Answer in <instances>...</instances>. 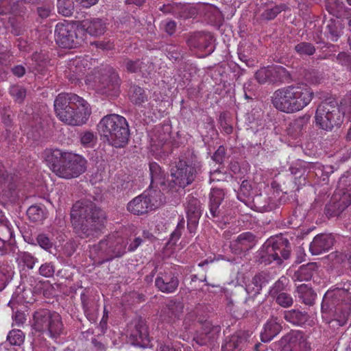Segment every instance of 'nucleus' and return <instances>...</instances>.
I'll return each instance as SVG.
<instances>
[{
	"label": "nucleus",
	"mask_w": 351,
	"mask_h": 351,
	"mask_svg": "<svg viewBox=\"0 0 351 351\" xmlns=\"http://www.w3.org/2000/svg\"><path fill=\"white\" fill-rule=\"evenodd\" d=\"M36 241L37 244L44 250L51 252L53 247L52 239L45 233H40L36 236Z\"/></svg>",
	"instance_id": "nucleus-46"
},
{
	"label": "nucleus",
	"mask_w": 351,
	"mask_h": 351,
	"mask_svg": "<svg viewBox=\"0 0 351 351\" xmlns=\"http://www.w3.org/2000/svg\"><path fill=\"white\" fill-rule=\"evenodd\" d=\"M82 27L85 29V35L88 33L90 36H99L103 35L106 31L105 23H86L83 25Z\"/></svg>",
	"instance_id": "nucleus-43"
},
{
	"label": "nucleus",
	"mask_w": 351,
	"mask_h": 351,
	"mask_svg": "<svg viewBox=\"0 0 351 351\" xmlns=\"http://www.w3.org/2000/svg\"><path fill=\"white\" fill-rule=\"evenodd\" d=\"M251 335L248 331H240L232 335L222 345V351H240L245 349L250 341Z\"/></svg>",
	"instance_id": "nucleus-21"
},
{
	"label": "nucleus",
	"mask_w": 351,
	"mask_h": 351,
	"mask_svg": "<svg viewBox=\"0 0 351 351\" xmlns=\"http://www.w3.org/2000/svg\"><path fill=\"white\" fill-rule=\"evenodd\" d=\"M225 191L219 188H213L209 193L208 218L223 219L230 215V213L228 208V202L225 199Z\"/></svg>",
	"instance_id": "nucleus-14"
},
{
	"label": "nucleus",
	"mask_w": 351,
	"mask_h": 351,
	"mask_svg": "<svg viewBox=\"0 0 351 351\" xmlns=\"http://www.w3.org/2000/svg\"><path fill=\"white\" fill-rule=\"evenodd\" d=\"M335 239L331 234H321L314 237L309 246L313 255L328 252L334 245Z\"/></svg>",
	"instance_id": "nucleus-23"
},
{
	"label": "nucleus",
	"mask_w": 351,
	"mask_h": 351,
	"mask_svg": "<svg viewBox=\"0 0 351 351\" xmlns=\"http://www.w3.org/2000/svg\"><path fill=\"white\" fill-rule=\"evenodd\" d=\"M130 339L132 345L142 348L149 346V339L147 327L143 321L139 320L132 331Z\"/></svg>",
	"instance_id": "nucleus-24"
},
{
	"label": "nucleus",
	"mask_w": 351,
	"mask_h": 351,
	"mask_svg": "<svg viewBox=\"0 0 351 351\" xmlns=\"http://www.w3.org/2000/svg\"><path fill=\"white\" fill-rule=\"evenodd\" d=\"M123 65L126 71L129 73H144L147 71L146 65L143 60L139 59L131 60L129 58H125L123 62Z\"/></svg>",
	"instance_id": "nucleus-41"
},
{
	"label": "nucleus",
	"mask_w": 351,
	"mask_h": 351,
	"mask_svg": "<svg viewBox=\"0 0 351 351\" xmlns=\"http://www.w3.org/2000/svg\"><path fill=\"white\" fill-rule=\"evenodd\" d=\"M272 245L274 251L277 254V256L281 259V265L283 261L287 260L290 258L291 252V245L287 238L282 237H277L272 238Z\"/></svg>",
	"instance_id": "nucleus-28"
},
{
	"label": "nucleus",
	"mask_w": 351,
	"mask_h": 351,
	"mask_svg": "<svg viewBox=\"0 0 351 351\" xmlns=\"http://www.w3.org/2000/svg\"><path fill=\"white\" fill-rule=\"evenodd\" d=\"M282 330V326L278 317H272L265 324L261 333L263 342L271 341Z\"/></svg>",
	"instance_id": "nucleus-27"
},
{
	"label": "nucleus",
	"mask_w": 351,
	"mask_h": 351,
	"mask_svg": "<svg viewBox=\"0 0 351 351\" xmlns=\"http://www.w3.org/2000/svg\"><path fill=\"white\" fill-rule=\"evenodd\" d=\"M310 121V116L300 117L289 123L287 128V134L293 138H297L305 131Z\"/></svg>",
	"instance_id": "nucleus-29"
},
{
	"label": "nucleus",
	"mask_w": 351,
	"mask_h": 351,
	"mask_svg": "<svg viewBox=\"0 0 351 351\" xmlns=\"http://www.w3.org/2000/svg\"><path fill=\"white\" fill-rule=\"evenodd\" d=\"M129 97L130 101L137 106H141L147 99L145 90L141 87L136 85L130 87Z\"/></svg>",
	"instance_id": "nucleus-40"
},
{
	"label": "nucleus",
	"mask_w": 351,
	"mask_h": 351,
	"mask_svg": "<svg viewBox=\"0 0 351 351\" xmlns=\"http://www.w3.org/2000/svg\"><path fill=\"white\" fill-rule=\"evenodd\" d=\"M201 171L200 163L191 150L182 153L170 169L171 180L167 181L168 192L173 193L191 184Z\"/></svg>",
	"instance_id": "nucleus-5"
},
{
	"label": "nucleus",
	"mask_w": 351,
	"mask_h": 351,
	"mask_svg": "<svg viewBox=\"0 0 351 351\" xmlns=\"http://www.w3.org/2000/svg\"><path fill=\"white\" fill-rule=\"evenodd\" d=\"M97 138L94 133L91 131H86L81 134L80 141L81 143L87 147H91L94 145Z\"/></svg>",
	"instance_id": "nucleus-53"
},
{
	"label": "nucleus",
	"mask_w": 351,
	"mask_h": 351,
	"mask_svg": "<svg viewBox=\"0 0 351 351\" xmlns=\"http://www.w3.org/2000/svg\"><path fill=\"white\" fill-rule=\"evenodd\" d=\"M269 283V276L265 272L256 274L249 282L245 285V291L247 295H258L263 287Z\"/></svg>",
	"instance_id": "nucleus-26"
},
{
	"label": "nucleus",
	"mask_w": 351,
	"mask_h": 351,
	"mask_svg": "<svg viewBox=\"0 0 351 351\" xmlns=\"http://www.w3.org/2000/svg\"><path fill=\"white\" fill-rule=\"evenodd\" d=\"M0 237L4 242H10L13 237V230L8 221L2 219L0 221Z\"/></svg>",
	"instance_id": "nucleus-44"
},
{
	"label": "nucleus",
	"mask_w": 351,
	"mask_h": 351,
	"mask_svg": "<svg viewBox=\"0 0 351 351\" xmlns=\"http://www.w3.org/2000/svg\"><path fill=\"white\" fill-rule=\"evenodd\" d=\"M128 241L117 234H110L92 247L90 256L99 265L120 258L126 252Z\"/></svg>",
	"instance_id": "nucleus-7"
},
{
	"label": "nucleus",
	"mask_w": 351,
	"mask_h": 351,
	"mask_svg": "<svg viewBox=\"0 0 351 351\" xmlns=\"http://www.w3.org/2000/svg\"><path fill=\"white\" fill-rule=\"evenodd\" d=\"M291 174L295 176V183L298 185H304L306 180L318 176L322 174V169L319 163L308 162L304 161L299 162L290 167Z\"/></svg>",
	"instance_id": "nucleus-15"
},
{
	"label": "nucleus",
	"mask_w": 351,
	"mask_h": 351,
	"mask_svg": "<svg viewBox=\"0 0 351 351\" xmlns=\"http://www.w3.org/2000/svg\"><path fill=\"white\" fill-rule=\"evenodd\" d=\"M186 211L187 217L200 218L202 211L199 200L191 195H189L186 201Z\"/></svg>",
	"instance_id": "nucleus-37"
},
{
	"label": "nucleus",
	"mask_w": 351,
	"mask_h": 351,
	"mask_svg": "<svg viewBox=\"0 0 351 351\" xmlns=\"http://www.w3.org/2000/svg\"><path fill=\"white\" fill-rule=\"evenodd\" d=\"M226 156V149L221 145L215 151L213 156V160L219 164H222Z\"/></svg>",
	"instance_id": "nucleus-61"
},
{
	"label": "nucleus",
	"mask_w": 351,
	"mask_h": 351,
	"mask_svg": "<svg viewBox=\"0 0 351 351\" xmlns=\"http://www.w3.org/2000/svg\"><path fill=\"white\" fill-rule=\"evenodd\" d=\"M256 85L254 84L252 80H249L243 84L244 96L246 99H252L254 96V91Z\"/></svg>",
	"instance_id": "nucleus-60"
},
{
	"label": "nucleus",
	"mask_w": 351,
	"mask_h": 351,
	"mask_svg": "<svg viewBox=\"0 0 351 351\" xmlns=\"http://www.w3.org/2000/svg\"><path fill=\"white\" fill-rule=\"evenodd\" d=\"M255 78L259 84L289 83L291 80L289 71L280 65L260 69L256 72Z\"/></svg>",
	"instance_id": "nucleus-13"
},
{
	"label": "nucleus",
	"mask_w": 351,
	"mask_h": 351,
	"mask_svg": "<svg viewBox=\"0 0 351 351\" xmlns=\"http://www.w3.org/2000/svg\"><path fill=\"white\" fill-rule=\"evenodd\" d=\"M34 328L39 332H45L53 339L62 332L63 324L58 313L47 309H41L34 314Z\"/></svg>",
	"instance_id": "nucleus-11"
},
{
	"label": "nucleus",
	"mask_w": 351,
	"mask_h": 351,
	"mask_svg": "<svg viewBox=\"0 0 351 351\" xmlns=\"http://www.w3.org/2000/svg\"><path fill=\"white\" fill-rule=\"evenodd\" d=\"M54 110L59 119L70 125L85 124L91 114L88 102L74 93L59 94L54 101Z\"/></svg>",
	"instance_id": "nucleus-3"
},
{
	"label": "nucleus",
	"mask_w": 351,
	"mask_h": 351,
	"mask_svg": "<svg viewBox=\"0 0 351 351\" xmlns=\"http://www.w3.org/2000/svg\"><path fill=\"white\" fill-rule=\"evenodd\" d=\"M27 215L33 222H43L47 217V211L44 206L35 204L27 209Z\"/></svg>",
	"instance_id": "nucleus-38"
},
{
	"label": "nucleus",
	"mask_w": 351,
	"mask_h": 351,
	"mask_svg": "<svg viewBox=\"0 0 351 351\" xmlns=\"http://www.w3.org/2000/svg\"><path fill=\"white\" fill-rule=\"evenodd\" d=\"M347 178H341L337 189L326 205L324 213L328 218L338 217L351 204V193L348 188H344Z\"/></svg>",
	"instance_id": "nucleus-12"
},
{
	"label": "nucleus",
	"mask_w": 351,
	"mask_h": 351,
	"mask_svg": "<svg viewBox=\"0 0 351 351\" xmlns=\"http://www.w3.org/2000/svg\"><path fill=\"white\" fill-rule=\"evenodd\" d=\"M58 10L64 16H70L73 11V0H58Z\"/></svg>",
	"instance_id": "nucleus-45"
},
{
	"label": "nucleus",
	"mask_w": 351,
	"mask_h": 351,
	"mask_svg": "<svg viewBox=\"0 0 351 351\" xmlns=\"http://www.w3.org/2000/svg\"><path fill=\"white\" fill-rule=\"evenodd\" d=\"M55 272V266L52 263H45L39 267V274L45 277H52Z\"/></svg>",
	"instance_id": "nucleus-56"
},
{
	"label": "nucleus",
	"mask_w": 351,
	"mask_h": 351,
	"mask_svg": "<svg viewBox=\"0 0 351 351\" xmlns=\"http://www.w3.org/2000/svg\"><path fill=\"white\" fill-rule=\"evenodd\" d=\"M149 171L151 176V184L154 185V184H160L163 186L162 189L163 191L167 190L168 191L167 182H164L165 173L160 165L155 162H150Z\"/></svg>",
	"instance_id": "nucleus-33"
},
{
	"label": "nucleus",
	"mask_w": 351,
	"mask_h": 351,
	"mask_svg": "<svg viewBox=\"0 0 351 351\" xmlns=\"http://www.w3.org/2000/svg\"><path fill=\"white\" fill-rule=\"evenodd\" d=\"M297 292L299 298L302 300L303 303L309 306L314 304L317 295L307 285L302 284L298 286Z\"/></svg>",
	"instance_id": "nucleus-39"
},
{
	"label": "nucleus",
	"mask_w": 351,
	"mask_h": 351,
	"mask_svg": "<svg viewBox=\"0 0 351 351\" xmlns=\"http://www.w3.org/2000/svg\"><path fill=\"white\" fill-rule=\"evenodd\" d=\"M285 10V5H275L272 8H267L263 13V16L266 20H273L278 14L282 10Z\"/></svg>",
	"instance_id": "nucleus-55"
},
{
	"label": "nucleus",
	"mask_w": 351,
	"mask_h": 351,
	"mask_svg": "<svg viewBox=\"0 0 351 351\" xmlns=\"http://www.w3.org/2000/svg\"><path fill=\"white\" fill-rule=\"evenodd\" d=\"M86 66H87V63H85L84 60H73L69 66L70 73H73L70 76V80L72 82L79 81L81 80L85 75L86 71Z\"/></svg>",
	"instance_id": "nucleus-36"
},
{
	"label": "nucleus",
	"mask_w": 351,
	"mask_h": 351,
	"mask_svg": "<svg viewBox=\"0 0 351 351\" xmlns=\"http://www.w3.org/2000/svg\"><path fill=\"white\" fill-rule=\"evenodd\" d=\"M336 62L343 66H346L348 69L351 71V56L346 52H341L335 56Z\"/></svg>",
	"instance_id": "nucleus-59"
},
{
	"label": "nucleus",
	"mask_w": 351,
	"mask_h": 351,
	"mask_svg": "<svg viewBox=\"0 0 351 351\" xmlns=\"http://www.w3.org/2000/svg\"><path fill=\"white\" fill-rule=\"evenodd\" d=\"M344 112L335 100L322 101L315 112V123L319 128L331 131L335 127L339 128L343 121Z\"/></svg>",
	"instance_id": "nucleus-9"
},
{
	"label": "nucleus",
	"mask_w": 351,
	"mask_h": 351,
	"mask_svg": "<svg viewBox=\"0 0 351 351\" xmlns=\"http://www.w3.org/2000/svg\"><path fill=\"white\" fill-rule=\"evenodd\" d=\"M256 50L255 46L248 41L241 43L237 49V53L241 61L245 62L247 66L254 65V51Z\"/></svg>",
	"instance_id": "nucleus-30"
},
{
	"label": "nucleus",
	"mask_w": 351,
	"mask_h": 351,
	"mask_svg": "<svg viewBox=\"0 0 351 351\" xmlns=\"http://www.w3.org/2000/svg\"><path fill=\"white\" fill-rule=\"evenodd\" d=\"M257 295H248L243 303L247 308V311L255 312L256 308L260 305L261 301H256Z\"/></svg>",
	"instance_id": "nucleus-58"
},
{
	"label": "nucleus",
	"mask_w": 351,
	"mask_h": 351,
	"mask_svg": "<svg viewBox=\"0 0 351 351\" xmlns=\"http://www.w3.org/2000/svg\"><path fill=\"white\" fill-rule=\"evenodd\" d=\"M252 186L247 180H243L240 186L239 195H243L247 197L250 195Z\"/></svg>",
	"instance_id": "nucleus-63"
},
{
	"label": "nucleus",
	"mask_w": 351,
	"mask_h": 351,
	"mask_svg": "<svg viewBox=\"0 0 351 351\" xmlns=\"http://www.w3.org/2000/svg\"><path fill=\"white\" fill-rule=\"evenodd\" d=\"M199 218L187 217V228L191 234L195 233L199 223Z\"/></svg>",
	"instance_id": "nucleus-64"
},
{
	"label": "nucleus",
	"mask_w": 351,
	"mask_h": 351,
	"mask_svg": "<svg viewBox=\"0 0 351 351\" xmlns=\"http://www.w3.org/2000/svg\"><path fill=\"white\" fill-rule=\"evenodd\" d=\"M43 157L50 169L64 179L77 178L86 170L87 160L81 155L60 149H46Z\"/></svg>",
	"instance_id": "nucleus-2"
},
{
	"label": "nucleus",
	"mask_w": 351,
	"mask_h": 351,
	"mask_svg": "<svg viewBox=\"0 0 351 351\" xmlns=\"http://www.w3.org/2000/svg\"><path fill=\"white\" fill-rule=\"evenodd\" d=\"M185 227V221L184 217H181L178 221L175 230L171 234L169 243L175 244L180 238Z\"/></svg>",
	"instance_id": "nucleus-51"
},
{
	"label": "nucleus",
	"mask_w": 351,
	"mask_h": 351,
	"mask_svg": "<svg viewBox=\"0 0 351 351\" xmlns=\"http://www.w3.org/2000/svg\"><path fill=\"white\" fill-rule=\"evenodd\" d=\"M178 274L172 268L160 271L155 279V286L165 293H174L179 286Z\"/></svg>",
	"instance_id": "nucleus-17"
},
{
	"label": "nucleus",
	"mask_w": 351,
	"mask_h": 351,
	"mask_svg": "<svg viewBox=\"0 0 351 351\" xmlns=\"http://www.w3.org/2000/svg\"><path fill=\"white\" fill-rule=\"evenodd\" d=\"M81 302L85 314L88 315L90 312V298L86 291H84L80 295Z\"/></svg>",
	"instance_id": "nucleus-62"
},
{
	"label": "nucleus",
	"mask_w": 351,
	"mask_h": 351,
	"mask_svg": "<svg viewBox=\"0 0 351 351\" xmlns=\"http://www.w3.org/2000/svg\"><path fill=\"white\" fill-rule=\"evenodd\" d=\"M155 206L152 203L149 191H145L141 195L134 197L127 206L128 210L136 215L147 213Z\"/></svg>",
	"instance_id": "nucleus-19"
},
{
	"label": "nucleus",
	"mask_w": 351,
	"mask_h": 351,
	"mask_svg": "<svg viewBox=\"0 0 351 351\" xmlns=\"http://www.w3.org/2000/svg\"><path fill=\"white\" fill-rule=\"evenodd\" d=\"M288 282L289 280L286 277H280L270 288L269 291V295L274 298L281 293L285 292Z\"/></svg>",
	"instance_id": "nucleus-42"
},
{
	"label": "nucleus",
	"mask_w": 351,
	"mask_h": 351,
	"mask_svg": "<svg viewBox=\"0 0 351 351\" xmlns=\"http://www.w3.org/2000/svg\"><path fill=\"white\" fill-rule=\"evenodd\" d=\"M327 29L331 40L333 41L337 40L342 32L341 23H328Z\"/></svg>",
	"instance_id": "nucleus-54"
},
{
	"label": "nucleus",
	"mask_w": 351,
	"mask_h": 351,
	"mask_svg": "<svg viewBox=\"0 0 351 351\" xmlns=\"http://www.w3.org/2000/svg\"><path fill=\"white\" fill-rule=\"evenodd\" d=\"M104 71L106 73L101 75L99 81L101 87L106 89V91L118 92L120 86V79L118 74L110 66H106Z\"/></svg>",
	"instance_id": "nucleus-25"
},
{
	"label": "nucleus",
	"mask_w": 351,
	"mask_h": 351,
	"mask_svg": "<svg viewBox=\"0 0 351 351\" xmlns=\"http://www.w3.org/2000/svg\"><path fill=\"white\" fill-rule=\"evenodd\" d=\"M71 219L73 229L78 237L91 240L103 233L107 216L105 211L95 203L83 199L73 205Z\"/></svg>",
	"instance_id": "nucleus-1"
},
{
	"label": "nucleus",
	"mask_w": 351,
	"mask_h": 351,
	"mask_svg": "<svg viewBox=\"0 0 351 351\" xmlns=\"http://www.w3.org/2000/svg\"><path fill=\"white\" fill-rule=\"evenodd\" d=\"M276 304L283 308L291 307L293 304V299L292 296L287 293H281L280 294L273 298Z\"/></svg>",
	"instance_id": "nucleus-49"
},
{
	"label": "nucleus",
	"mask_w": 351,
	"mask_h": 351,
	"mask_svg": "<svg viewBox=\"0 0 351 351\" xmlns=\"http://www.w3.org/2000/svg\"><path fill=\"white\" fill-rule=\"evenodd\" d=\"M21 259L27 267L30 269H33L36 263L38 262V258L29 252H23L21 254Z\"/></svg>",
	"instance_id": "nucleus-57"
},
{
	"label": "nucleus",
	"mask_w": 351,
	"mask_h": 351,
	"mask_svg": "<svg viewBox=\"0 0 351 351\" xmlns=\"http://www.w3.org/2000/svg\"><path fill=\"white\" fill-rule=\"evenodd\" d=\"M24 339V333L21 330H12L7 337V340L12 346H21L23 343Z\"/></svg>",
	"instance_id": "nucleus-47"
},
{
	"label": "nucleus",
	"mask_w": 351,
	"mask_h": 351,
	"mask_svg": "<svg viewBox=\"0 0 351 351\" xmlns=\"http://www.w3.org/2000/svg\"><path fill=\"white\" fill-rule=\"evenodd\" d=\"M57 44L63 48H75L85 39V29L81 23H57L55 30Z\"/></svg>",
	"instance_id": "nucleus-10"
},
{
	"label": "nucleus",
	"mask_w": 351,
	"mask_h": 351,
	"mask_svg": "<svg viewBox=\"0 0 351 351\" xmlns=\"http://www.w3.org/2000/svg\"><path fill=\"white\" fill-rule=\"evenodd\" d=\"M257 243V237L250 232H245L237 237L230 243L232 252L241 254L252 250Z\"/></svg>",
	"instance_id": "nucleus-18"
},
{
	"label": "nucleus",
	"mask_w": 351,
	"mask_h": 351,
	"mask_svg": "<svg viewBox=\"0 0 351 351\" xmlns=\"http://www.w3.org/2000/svg\"><path fill=\"white\" fill-rule=\"evenodd\" d=\"M282 340L292 347L291 351H311V343L303 332L292 331L283 337Z\"/></svg>",
	"instance_id": "nucleus-22"
},
{
	"label": "nucleus",
	"mask_w": 351,
	"mask_h": 351,
	"mask_svg": "<svg viewBox=\"0 0 351 351\" xmlns=\"http://www.w3.org/2000/svg\"><path fill=\"white\" fill-rule=\"evenodd\" d=\"M214 37L209 32H199L192 34L187 40L191 49L202 52V56L205 57L213 53L215 49Z\"/></svg>",
	"instance_id": "nucleus-16"
},
{
	"label": "nucleus",
	"mask_w": 351,
	"mask_h": 351,
	"mask_svg": "<svg viewBox=\"0 0 351 351\" xmlns=\"http://www.w3.org/2000/svg\"><path fill=\"white\" fill-rule=\"evenodd\" d=\"M316 269V263H308L306 265H302L295 271L293 278L295 280L300 282L308 281L311 279Z\"/></svg>",
	"instance_id": "nucleus-34"
},
{
	"label": "nucleus",
	"mask_w": 351,
	"mask_h": 351,
	"mask_svg": "<svg viewBox=\"0 0 351 351\" xmlns=\"http://www.w3.org/2000/svg\"><path fill=\"white\" fill-rule=\"evenodd\" d=\"M261 199V195H257L254 199V206L256 207L257 210L259 212L263 213V212H269L275 209L276 204L274 202H271L270 201L267 202V204H263L260 202Z\"/></svg>",
	"instance_id": "nucleus-52"
},
{
	"label": "nucleus",
	"mask_w": 351,
	"mask_h": 351,
	"mask_svg": "<svg viewBox=\"0 0 351 351\" xmlns=\"http://www.w3.org/2000/svg\"><path fill=\"white\" fill-rule=\"evenodd\" d=\"M313 97V90L306 84H293L276 90L272 104L280 111L293 113L307 106Z\"/></svg>",
	"instance_id": "nucleus-4"
},
{
	"label": "nucleus",
	"mask_w": 351,
	"mask_h": 351,
	"mask_svg": "<svg viewBox=\"0 0 351 351\" xmlns=\"http://www.w3.org/2000/svg\"><path fill=\"white\" fill-rule=\"evenodd\" d=\"M255 261L258 264L265 265H269L273 262H275L278 265H281V259L274 251L271 239L267 240L260 250L256 252Z\"/></svg>",
	"instance_id": "nucleus-20"
},
{
	"label": "nucleus",
	"mask_w": 351,
	"mask_h": 351,
	"mask_svg": "<svg viewBox=\"0 0 351 351\" xmlns=\"http://www.w3.org/2000/svg\"><path fill=\"white\" fill-rule=\"evenodd\" d=\"M295 50L301 56H311L315 52V48L313 45L306 42H302L296 45L295 46Z\"/></svg>",
	"instance_id": "nucleus-48"
},
{
	"label": "nucleus",
	"mask_w": 351,
	"mask_h": 351,
	"mask_svg": "<svg viewBox=\"0 0 351 351\" xmlns=\"http://www.w3.org/2000/svg\"><path fill=\"white\" fill-rule=\"evenodd\" d=\"M97 131L103 142L116 148L124 147L130 137L126 119L117 114L104 116L97 124Z\"/></svg>",
	"instance_id": "nucleus-6"
},
{
	"label": "nucleus",
	"mask_w": 351,
	"mask_h": 351,
	"mask_svg": "<svg viewBox=\"0 0 351 351\" xmlns=\"http://www.w3.org/2000/svg\"><path fill=\"white\" fill-rule=\"evenodd\" d=\"M184 309V304L180 301L170 300L164 309V314L167 315L169 320L179 319L182 315Z\"/></svg>",
	"instance_id": "nucleus-35"
},
{
	"label": "nucleus",
	"mask_w": 351,
	"mask_h": 351,
	"mask_svg": "<svg viewBox=\"0 0 351 351\" xmlns=\"http://www.w3.org/2000/svg\"><path fill=\"white\" fill-rule=\"evenodd\" d=\"M15 188L12 176L6 171L0 169V195L10 198L12 196Z\"/></svg>",
	"instance_id": "nucleus-32"
},
{
	"label": "nucleus",
	"mask_w": 351,
	"mask_h": 351,
	"mask_svg": "<svg viewBox=\"0 0 351 351\" xmlns=\"http://www.w3.org/2000/svg\"><path fill=\"white\" fill-rule=\"evenodd\" d=\"M350 304L341 301L337 294L330 296L326 293L322 303V316L326 323L332 326H342L346 324L350 314Z\"/></svg>",
	"instance_id": "nucleus-8"
},
{
	"label": "nucleus",
	"mask_w": 351,
	"mask_h": 351,
	"mask_svg": "<svg viewBox=\"0 0 351 351\" xmlns=\"http://www.w3.org/2000/svg\"><path fill=\"white\" fill-rule=\"evenodd\" d=\"M10 93L14 100L21 104L26 97V90L20 86H12L10 88Z\"/></svg>",
	"instance_id": "nucleus-50"
},
{
	"label": "nucleus",
	"mask_w": 351,
	"mask_h": 351,
	"mask_svg": "<svg viewBox=\"0 0 351 351\" xmlns=\"http://www.w3.org/2000/svg\"><path fill=\"white\" fill-rule=\"evenodd\" d=\"M283 317L287 322L297 326H302L310 319V316L306 311H302L300 309L285 311L283 313Z\"/></svg>",
	"instance_id": "nucleus-31"
}]
</instances>
